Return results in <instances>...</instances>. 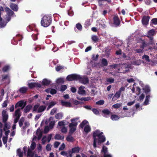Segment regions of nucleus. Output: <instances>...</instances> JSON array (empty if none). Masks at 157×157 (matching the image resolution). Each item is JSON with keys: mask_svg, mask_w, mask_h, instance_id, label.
I'll return each instance as SVG.
<instances>
[{"mask_svg": "<svg viewBox=\"0 0 157 157\" xmlns=\"http://www.w3.org/2000/svg\"><path fill=\"white\" fill-rule=\"evenodd\" d=\"M9 69V67L8 66H6L4 67L2 69V71L3 72H5L7 71Z\"/></svg>", "mask_w": 157, "mask_h": 157, "instance_id": "55", "label": "nucleus"}, {"mask_svg": "<svg viewBox=\"0 0 157 157\" xmlns=\"http://www.w3.org/2000/svg\"><path fill=\"white\" fill-rule=\"evenodd\" d=\"M76 27L79 31L82 30V26L79 23H78L76 24Z\"/></svg>", "mask_w": 157, "mask_h": 157, "instance_id": "43", "label": "nucleus"}, {"mask_svg": "<svg viewBox=\"0 0 157 157\" xmlns=\"http://www.w3.org/2000/svg\"><path fill=\"white\" fill-rule=\"evenodd\" d=\"M66 139L67 141L70 142H73L74 140L73 137L70 135L66 137Z\"/></svg>", "mask_w": 157, "mask_h": 157, "instance_id": "33", "label": "nucleus"}, {"mask_svg": "<svg viewBox=\"0 0 157 157\" xmlns=\"http://www.w3.org/2000/svg\"><path fill=\"white\" fill-rule=\"evenodd\" d=\"M151 21L154 25H157V18H154L152 19Z\"/></svg>", "mask_w": 157, "mask_h": 157, "instance_id": "59", "label": "nucleus"}, {"mask_svg": "<svg viewBox=\"0 0 157 157\" xmlns=\"http://www.w3.org/2000/svg\"><path fill=\"white\" fill-rule=\"evenodd\" d=\"M78 80L80 82L84 84H86L89 82V80L87 77H82L81 76V78L79 79Z\"/></svg>", "mask_w": 157, "mask_h": 157, "instance_id": "13", "label": "nucleus"}, {"mask_svg": "<svg viewBox=\"0 0 157 157\" xmlns=\"http://www.w3.org/2000/svg\"><path fill=\"white\" fill-rule=\"evenodd\" d=\"M34 155V153L32 152L30 149H28L27 152V156L33 157Z\"/></svg>", "mask_w": 157, "mask_h": 157, "instance_id": "28", "label": "nucleus"}, {"mask_svg": "<svg viewBox=\"0 0 157 157\" xmlns=\"http://www.w3.org/2000/svg\"><path fill=\"white\" fill-rule=\"evenodd\" d=\"M39 105H34L33 109V112L36 111H37V109H38Z\"/></svg>", "mask_w": 157, "mask_h": 157, "instance_id": "63", "label": "nucleus"}, {"mask_svg": "<svg viewBox=\"0 0 157 157\" xmlns=\"http://www.w3.org/2000/svg\"><path fill=\"white\" fill-rule=\"evenodd\" d=\"M23 37L22 35L20 34H17L15 37H13V40H17L18 41H21Z\"/></svg>", "mask_w": 157, "mask_h": 157, "instance_id": "29", "label": "nucleus"}, {"mask_svg": "<svg viewBox=\"0 0 157 157\" xmlns=\"http://www.w3.org/2000/svg\"><path fill=\"white\" fill-rule=\"evenodd\" d=\"M78 125V123L77 122H71L69 125V128L71 127H75Z\"/></svg>", "mask_w": 157, "mask_h": 157, "instance_id": "38", "label": "nucleus"}, {"mask_svg": "<svg viewBox=\"0 0 157 157\" xmlns=\"http://www.w3.org/2000/svg\"><path fill=\"white\" fill-rule=\"evenodd\" d=\"M64 81L63 78H59L57 79L56 82L58 84H63L64 83Z\"/></svg>", "mask_w": 157, "mask_h": 157, "instance_id": "40", "label": "nucleus"}, {"mask_svg": "<svg viewBox=\"0 0 157 157\" xmlns=\"http://www.w3.org/2000/svg\"><path fill=\"white\" fill-rule=\"evenodd\" d=\"M102 112L104 114L107 115H109L110 113H111V112L108 109L103 110Z\"/></svg>", "mask_w": 157, "mask_h": 157, "instance_id": "45", "label": "nucleus"}, {"mask_svg": "<svg viewBox=\"0 0 157 157\" xmlns=\"http://www.w3.org/2000/svg\"><path fill=\"white\" fill-rule=\"evenodd\" d=\"M121 94V93L119 91H117L116 92L113 98H114V97H116L117 99H118L119 98H120Z\"/></svg>", "mask_w": 157, "mask_h": 157, "instance_id": "41", "label": "nucleus"}, {"mask_svg": "<svg viewBox=\"0 0 157 157\" xmlns=\"http://www.w3.org/2000/svg\"><path fill=\"white\" fill-rule=\"evenodd\" d=\"M24 121V119L23 117H22L19 122V124L20 127H21L23 125Z\"/></svg>", "mask_w": 157, "mask_h": 157, "instance_id": "39", "label": "nucleus"}, {"mask_svg": "<svg viewBox=\"0 0 157 157\" xmlns=\"http://www.w3.org/2000/svg\"><path fill=\"white\" fill-rule=\"evenodd\" d=\"M92 110L94 113L96 115H99V111L96 109L93 108L92 109Z\"/></svg>", "mask_w": 157, "mask_h": 157, "instance_id": "54", "label": "nucleus"}, {"mask_svg": "<svg viewBox=\"0 0 157 157\" xmlns=\"http://www.w3.org/2000/svg\"><path fill=\"white\" fill-rule=\"evenodd\" d=\"M104 103V101L103 100H100L96 102L97 105H103Z\"/></svg>", "mask_w": 157, "mask_h": 157, "instance_id": "60", "label": "nucleus"}, {"mask_svg": "<svg viewBox=\"0 0 157 157\" xmlns=\"http://www.w3.org/2000/svg\"><path fill=\"white\" fill-rule=\"evenodd\" d=\"M67 152V155H66V157H72V153H71V150L68 151Z\"/></svg>", "mask_w": 157, "mask_h": 157, "instance_id": "64", "label": "nucleus"}, {"mask_svg": "<svg viewBox=\"0 0 157 157\" xmlns=\"http://www.w3.org/2000/svg\"><path fill=\"white\" fill-rule=\"evenodd\" d=\"M8 136H3L2 138V141L4 144H7Z\"/></svg>", "mask_w": 157, "mask_h": 157, "instance_id": "48", "label": "nucleus"}, {"mask_svg": "<svg viewBox=\"0 0 157 157\" xmlns=\"http://www.w3.org/2000/svg\"><path fill=\"white\" fill-rule=\"evenodd\" d=\"M98 145H100L101 143L105 141L106 139L105 136L102 134H101L98 137Z\"/></svg>", "mask_w": 157, "mask_h": 157, "instance_id": "10", "label": "nucleus"}, {"mask_svg": "<svg viewBox=\"0 0 157 157\" xmlns=\"http://www.w3.org/2000/svg\"><path fill=\"white\" fill-rule=\"evenodd\" d=\"M98 57L99 55L98 54L96 55L95 56V55L93 54L92 55V59L93 60L96 61L98 59Z\"/></svg>", "mask_w": 157, "mask_h": 157, "instance_id": "51", "label": "nucleus"}, {"mask_svg": "<svg viewBox=\"0 0 157 157\" xmlns=\"http://www.w3.org/2000/svg\"><path fill=\"white\" fill-rule=\"evenodd\" d=\"M56 104V102L54 101H52L50 102L49 103V105H48V106L47 107V110H49L53 106H54Z\"/></svg>", "mask_w": 157, "mask_h": 157, "instance_id": "36", "label": "nucleus"}, {"mask_svg": "<svg viewBox=\"0 0 157 157\" xmlns=\"http://www.w3.org/2000/svg\"><path fill=\"white\" fill-rule=\"evenodd\" d=\"M28 86L30 89H33L35 87L40 88L41 87V85L38 82H31L28 84Z\"/></svg>", "mask_w": 157, "mask_h": 157, "instance_id": "9", "label": "nucleus"}, {"mask_svg": "<svg viewBox=\"0 0 157 157\" xmlns=\"http://www.w3.org/2000/svg\"><path fill=\"white\" fill-rule=\"evenodd\" d=\"M2 122L3 123H5L7 122L8 118V116L6 114V111L5 110H3L2 113Z\"/></svg>", "mask_w": 157, "mask_h": 157, "instance_id": "11", "label": "nucleus"}, {"mask_svg": "<svg viewBox=\"0 0 157 157\" xmlns=\"http://www.w3.org/2000/svg\"><path fill=\"white\" fill-rule=\"evenodd\" d=\"M91 39L93 42L94 43L97 42L99 40V39L98 36L96 35H92L91 37Z\"/></svg>", "mask_w": 157, "mask_h": 157, "instance_id": "30", "label": "nucleus"}, {"mask_svg": "<svg viewBox=\"0 0 157 157\" xmlns=\"http://www.w3.org/2000/svg\"><path fill=\"white\" fill-rule=\"evenodd\" d=\"M4 11V9L2 6H0V28H2L4 27L6 25V23L3 20V19L1 17L2 14V11Z\"/></svg>", "mask_w": 157, "mask_h": 157, "instance_id": "5", "label": "nucleus"}, {"mask_svg": "<svg viewBox=\"0 0 157 157\" xmlns=\"http://www.w3.org/2000/svg\"><path fill=\"white\" fill-rule=\"evenodd\" d=\"M64 138L63 136H62L59 134H56L55 136V139L57 140H63Z\"/></svg>", "mask_w": 157, "mask_h": 157, "instance_id": "23", "label": "nucleus"}, {"mask_svg": "<svg viewBox=\"0 0 157 157\" xmlns=\"http://www.w3.org/2000/svg\"><path fill=\"white\" fill-rule=\"evenodd\" d=\"M27 89L26 87H22L19 89V91L21 93L24 94L27 92Z\"/></svg>", "mask_w": 157, "mask_h": 157, "instance_id": "31", "label": "nucleus"}, {"mask_svg": "<svg viewBox=\"0 0 157 157\" xmlns=\"http://www.w3.org/2000/svg\"><path fill=\"white\" fill-rule=\"evenodd\" d=\"M3 123L4 124V126L3 128V130L6 131V130H9L10 127V124L7 123V122Z\"/></svg>", "mask_w": 157, "mask_h": 157, "instance_id": "20", "label": "nucleus"}, {"mask_svg": "<svg viewBox=\"0 0 157 157\" xmlns=\"http://www.w3.org/2000/svg\"><path fill=\"white\" fill-rule=\"evenodd\" d=\"M10 7L14 11L17 12L18 10V7L17 5L13 3H11L10 5Z\"/></svg>", "mask_w": 157, "mask_h": 157, "instance_id": "14", "label": "nucleus"}, {"mask_svg": "<svg viewBox=\"0 0 157 157\" xmlns=\"http://www.w3.org/2000/svg\"><path fill=\"white\" fill-rule=\"evenodd\" d=\"M114 81V79L113 78H109L106 79V81L107 82H110L111 83H113Z\"/></svg>", "mask_w": 157, "mask_h": 157, "instance_id": "52", "label": "nucleus"}, {"mask_svg": "<svg viewBox=\"0 0 157 157\" xmlns=\"http://www.w3.org/2000/svg\"><path fill=\"white\" fill-rule=\"evenodd\" d=\"M142 59H145V60L147 62L150 61L149 57V56L147 55H144L142 56Z\"/></svg>", "mask_w": 157, "mask_h": 157, "instance_id": "47", "label": "nucleus"}, {"mask_svg": "<svg viewBox=\"0 0 157 157\" xmlns=\"http://www.w3.org/2000/svg\"><path fill=\"white\" fill-rule=\"evenodd\" d=\"M145 3L147 5L150 6L151 3V0H144Z\"/></svg>", "mask_w": 157, "mask_h": 157, "instance_id": "56", "label": "nucleus"}, {"mask_svg": "<svg viewBox=\"0 0 157 157\" xmlns=\"http://www.w3.org/2000/svg\"><path fill=\"white\" fill-rule=\"evenodd\" d=\"M46 106L44 105H41L39 106L38 109V113H41L44 111L46 109Z\"/></svg>", "mask_w": 157, "mask_h": 157, "instance_id": "21", "label": "nucleus"}, {"mask_svg": "<svg viewBox=\"0 0 157 157\" xmlns=\"http://www.w3.org/2000/svg\"><path fill=\"white\" fill-rule=\"evenodd\" d=\"M36 147V144L34 142H33L32 143L31 146L30 148L32 150H33Z\"/></svg>", "mask_w": 157, "mask_h": 157, "instance_id": "50", "label": "nucleus"}, {"mask_svg": "<svg viewBox=\"0 0 157 157\" xmlns=\"http://www.w3.org/2000/svg\"><path fill=\"white\" fill-rule=\"evenodd\" d=\"M26 105V101L24 102V100H21L18 101L15 105V108L20 107H21L20 109H22Z\"/></svg>", "mask_w": 157, "mask_h": 157, "instance_id": "6", "label": "nucleus"}, {"mask_svg": "<svg viewBox=\"0 0 157 157\" xmlns=\"http://www.w3.org/2000/svg\"><path fill=\"white\" fill-rule=\"evenodd\" d=\"M20 109L18 108L15 111V116L16 117H18L19 116H20V117L21 116V113L20 112Z\"/></svg>", "mask_w": 157, "mask_h": 157, "instance_id": "32", "label": "nucleus"}, {"mask_svg": "<svg viewBox=\"0 0 157 157\" xmlns=\"http://www.w3.org/2000/svg\"><path fill=\"white\" fill-rule=\"evenodd\" d=\"M103 134V132H100V131L98 130H97L93 132V135L94 139L93 145L94 148L97 147V142L98 140V138H97V137H98L101 134Z\"/></svg>", "mask_w": 157, "mask_h": 157, "instance_id": "2", "label": "nucleus"}, {"mask_svg": "<svg viewBox=\"0 0 157 157\" xmlns=\"http://www.w3.org/2000/svg\"><path fill=\"white\" fill-rule=\"evenodd\" d=\"M144 90L146 94H147L150 91L149 87L148 86H145Z\"/></svg>", "mask_w": 157, "mask_h": 157, "instance_id": "42", "label": "nucleus"}, {"mask_svg": "<svg viewBox=\"0 0 157 157\" xmlns=\"http://www.w3.org/2000/svg\"><path fill=\"white\" fill-rule=\"evenodd\" d=\"M51 81L46 78L44 79L43 80L42 83L44 86H48L51 83Z\"/></svg>", "mask_w": 157, "mask_h": 157, "instance_id": "19", "label": "nucleus"}, {"mask_svg": "<svg viewBox=\"0 0 157 157\" xmlns=\"http://www.w3.org/2000/svg\"><path fill=\"white\" fill-rule=\"evenodd\" d=\"M64 69L63 67L62 66H58L56 67V70L57 71H60V70H61V69Z\"/></svg>", "mask_w": 157, "mask_h": 157, "instance_id": "57", "label": "nucleus"}, {"mask_svg": "<svg viewBox=\"0 0 157 157\" xmlns=\"http://www.w3.org/2000/svg\"><path fill=\"white\" fill-rule=\"evenodd\" d=\"M149 19V16H144L141 20L143 25H147L148 24Z\"/></svg>", "mask_w": 157, "mask_h": 157, "instance_id": "8", "label": "nucleus"}, {"mask_svg": "<svg viewBox=\"0 0 157 157\" xmlns=\"http://www.w3.org/2000/svg\"><path fill=\"white\" fill-rule=\"evenodd\" d=\"M77 99L79 100L84 101H89L90 100V97H82L80 98H79L78 97H77Z\"/></svg>", "mask_w": 157, "mask_h": 157, "instance_id": "27", "label": "nucleus"}, {"mask_svg": "<svg viewBox=\"0 0 157 157\" xmlns=\"http://www.w3.org/2000/svg\"><path fill=\"white\" fill-rule=\"evenodd\" d=\"M49 130V127L48 126H45L44 131V133L46 134L48 132Z\"/></svg>", "mask_w": 157, "mask_h": 157, "instance_id": "62", "label": "nucleus"}, {"mask_svg": "<svg viewBox=\"0 0 157 157\" xmlns=\"http://www.w3.org/2000/svg\"><path fill=\"white\" fill-rule=\"evenodd\" d=\"M4 9L8 16H12L14 13V12L8 7H5Z\"/></svg>", "mask_w": 157, "mask_h": 157, "instance_id": "12", "label": "nucleus"}, {"mask_svg": "<svg viewBox=\"0 0 157 157\" xmlns=\"http://www.w3.org/2000/svg\"><path fill=\"white\" fill-rule=\"evenodd\" d=\"M91 130V128L89 125H86L84 127V131L85 132L88 133Z\"/></svg>", "mask_w": 157, "mask_h": 157, "instance_id": "26", "label": "nucleus"}, {"mask_svg": "<svg viewBox=\"0 0 157 157\" xmlns=\"http://www.w3.org/2000/svg\"><path fill=\"white\" fill-rule=\"evenodd\" d=\"M113 20V24L116 27H117L120 26L121 24V21L117 14L114 16Z\"/></svg>", "mask_w": 157, "mask_h": 157, "instance_id": "4", "label": "nucleus"}, {"mask_svg": "<svg viewBox=\"0 0 157 157\" xmlns=\"http://www.w3.org/2000/svg\"><path fill=\"white\" fill-rule=\"evenodd\" d=\"M67 88V86L65 85H62L60 87V90L63 91L65 90Z\"/></svg>", "mask_w": 157, "mask_h": 157, "instance_id": "46", "label": "nucleus"}, {"mask_svg": "<svg viewBox=\"0 0 157 157\" xmlns=\"http://www.w3.org/2000/svg\"><path fill=\"white\" fill-rule=\"evenodd\" d=\"M108 151L107 148L105 146H103L101 150V151L104 153V154L106 153Z\"/></svg>", "mask_w": 157, "mask_h": 157, "instance_id": "44", "label": "nucleus"}, {"mask_svg": "<svg viewBox=\"0 0 157 157\" xmlns=\"http://www.w3.org/2000/svg\"><path fill=\"white\" fill-rule=\"evenodd\" d=\"M120 117L117 115H112L111 116V119L112 120L116 121L119 119Z\"/></svg>", "mask_w": 157, "mask_h": 157, "instance_id": "37", "label": "nucleus"}, {"mask_svg": "<svg viewBox=\"0 0 157 157\" xmlns=\"http://www.w3.org/2000/svg\"><path fill=\"white\" fill-rule=\"evenodd\" d=\"M52 21V17L50 16L45 15L42 18L41 21V25L44 27H47L51 24Z\"/></svg>", "mask_w": 157, "mask_h": 157, "instance_id": "1", "label": "nucleus"}, {"mask_svg": "<svg viewBox=\"0 0 157 157\" xmlns=\"http://www.w3.org/2000/svg\"><path fill=\"white\" fill-rule=\"evenodd\" d=\"M85 87L83 86H80L78 89V93L80 94L83 95L86 94V91L84 90Z\"/></svg>", "mask_w": 157, "mask_h": 157, "instance_id": "15", "label": "nucleus"}, {"mask_svg": "<svg viewBox=\"0 0 157 157\" xmlns=\"http://www.w3.org/2000/svg\"><path fill=\"white\" fill-rule=\"evenodd\" d=\"M55 124V122L54 121H51L50 122L49 124V127L50 128H52L54 126Z\"/></svg>", "mask_w": 157, "mask_h": 157, "instance_id": "58", "label": "nucleus"}, {"mask_svg": "<svg viewBox=\"0 0 157 157\" xmlns=\"http://www.w3.org/2000/svg\"><path fill=\"white\" fill-rule=\"evenodd\" d=\"M32 106L31 105L29 104L27 105L24 109V112L25 113L29 112L30 110L32 109Z\"/></svg>", "mask_w": 157, "mask_h": 157, "instance_id": "17", "label": "nucleus"}, {"mask_svg": "<svg viewBox=\"0 0 157 157\" xmlns=\"http://www.w3.org/2000/svg\"><path fill=\"white\" fill-rule=\"evenodd\" d=\"M150 96L149 95H147L146 97V98L145 101L144 102V105H147L149 104V102L150 100Z\"/></svg>", "mask_w": 157, "mask_h": 157, "instance_id": "25", "label": "nucleus"}, {"mask_svg": "<svg viewBox=\"0 0 157 157\" xmlns=\"http://www.w3.org/2000/svg\"><path fill=\"white\" fill-rule=\"evenodd\" d=\"M80 150V147L78 146L75 147L71 149V151L72 153H79Z\"/></svg>", "mask_w": 157, "mask_h": 157, "instance_id": "16", "label": "nucleus"}, {"mask_svg": "<svg viewBox=\"0 0 157 157\" xmlns=\"http://www.w3.org/2000/svg\"><path fill=\"white\" fill-rule=\"evenodd\" d=\"M70 129L69 131V135H71L72 134L76 131V127L70 128Z\"/></svg>", "mask_w": 157, "mask_h": 157, "instance_id": "35", "label": "nucleus"}, {"mask_svg": "<svg viewBox=\"0 0 157 157\" xmlns=\"http://www.w3.org/2000/svg\"><path fill=\"white\" fill-rule=\"evenodd\" d=\"M121 105L119 103H117L113 105V107L115 109H118L121 107Z\"/></svg>", "mask_w": 157, "mask_h": 157, "instance_id": "49", "label": "nucleus"}, {"mask_svg": "<svg viewBox=\"0 0 157 157\" xmlns=\"http://www.w3.org/2000/svg\"><path fill=\"white\" fill-rule=\"evenodd\" d=\"M57 92V91L54 89L52 88L51 89L50 93L52 94H56Z\"/></svg>", "mask_w": 157, "mask_h": 157, "instance_id": "61", "label": "nucleus"}, {"mask_svg": "<svg viewBox=\"0 0 157 157\" xmlns=\"http://www.w3.org/2000/svg\"><path fill=\"white\" fill-rule=\"evenodd\" d=\"M55 117L56 119H61L63 117V113H58L56 114Z\"/></svg>", "mask_w": 157, "mask_h": 157, "instance_id": "22", "label": "nucleus"}, {"mask_svg": "<svg viewBox=\"0 0 157 157\" xmlns=\"http://www.w3.org/2000/svg\"><path fill=\"white\" fill-rule=\"evenodd\" d=\"M101 63L104 66H107L108 64L107 60L105 58H103L102 59Z\"/></svg>", "mask_w": 157, "mask_h": 157, "instance_id": "34", "label": "nucleus"}, {"mask_svg": "<svg viewBox=\"0 0 157 157\" xmlns=\"http://www.w3.org/2000/svg\"><path fill=\"white\" fill-rule=\"evenodd\" d=\"M88 123V121L86 120H83L79 125V126L81 128H83L85 125Z\"/></svg>", "mask_w": 157, "mask_h": 157, "instance_id": "24", "label": "nucleus"}, {"mask_svg": "<svg viewBox=\"0 0 157 157\" xmlns=\"http://www.w3.org/2000/svg\"><path fill=\"white\" fill-rule=\"evenodd\" d=\"M57 110V109L56 108H54L52 109L51 110L50 113V114L52 115H53L54 114V113H55L56 112Z\"/></svg>", "mask_w": 157, "mask_h": 157, "instance_id": "53", "label": "nucleus"}, {"mask_svg": "<svg viewBox=\"0 0 157 157\" xmlns=\"http://www.w3.org/2000/svg\"><path fill=\"white\" fill-rule=\"evenodd\" d=\"M155 34V30L154 29H151L148 31L147 36L149 38L150 40H152L153 39V36Z\"/></svg>", "mask_w": 157, "mask_h": 157, "instance_id": "7", "label": "nucleus"}, {"mask_svg": "<svg viewBox=\"0 0 157 157\" xmlns=\"http://www.w3.org/2000/svg\"><path fill=\"white\" fill-rule=\"evenodd\" d=\"M81 78V76L77 74H72L67 75L66 79L69 81L78 80Z\"/></svg>", "mask_w": 157, "mask_h": 157, "instance_id": "3", "label": "nucleus"}, {"mask_svg": "<svg viewBox=\"0 0 157 157\" xmlns=\"http://www.w3.org/2000/svg\"><path fill=\"white\" fill-rule=\"evenodd\" d=\"M61 103L62 105L65 106L66 107H70L71 106V104L70 102H66L62 101Z\"/></svg>", "mask_w": 157, "mask_h": 157, "instance_id": "18", "label": "nucleus"}]
</instances>
